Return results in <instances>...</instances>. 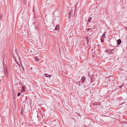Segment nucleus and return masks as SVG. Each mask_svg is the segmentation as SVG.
Masks as SVG:
<instances>
[{
	"mask_svg": "<svg viewBox=\"0 0 127 127\" xmlns=\"http://www.w3.org/2000/svg\"><path fill=\"white\" fill-rule=\"evenodd\" d=\"M76 83L79 85V86H81V85H80V81H77V82H76Z\"/></svg>",
	"mask_w": 127,
	"mask_h": 127,
	"instance_id": "8",
	"label": "nucleus"
},
{
	"mask_svg": "<svg viewBox=\"0 0 127 127\" xmlns=\"http://www.w3.org/2000/svg\"><path fill=\"white\" fill-rule=\"evenodd\" d=\"M31 70H32V72L33 73H35V71H36V69L35 68H32V67L31 68Z\"/></svg>",
	"mask_w": 127,
	"mask_h": 127,
	"instance_id": "4",
	"label": "nucleus"
},
{
	"mask_svg": "<svg viewBox=\"0 0 127 127\" xmlns=\"http://www.w3.org/2000/svg\"><path fill=\"white\" fill-rule=\"evenodd\" d=\"M72 12H70L69 13L68 17L69 18H71V17L72 16Z\"/></svg>",
	"mask_w": 127,
	"mask_h": 127,
	"instance_id": "5",
	"label": "nucleus"
},
{
	"mask_svg": "<svg viewBox=\"0 0 127 127\" xmlns=\"http://www.w3.org/2000/svg\"><path fill=\"white\" fill-rule=\"evenodd\" d=\"M23 0V2L24 4H26V0Z\"/></svg>",
	"mask_w": 127,
	"mask_h": 127,
	"instance_id": "14",
	"label": "nucleus"
},
{
	"mask_svg": "<svg viewBox=\"0 0 127 127\" xmlns=\"http://www.w3.org/2000/svg\"><path fill=\"white\" fill-rule=\"evenodd\" d=\"M25 87L24 86H23L22 87V91H25Z\"/></svg>",
	"mask_w": 127,
	"mask_h": 127,
	"instance_id": "9",
	"label": "nucleus"
},
{
	"mask_svg": "<svg viewBox=\"0 0 127 127\" xmlns=\"http://www.w3.org/2000/svg\"><path fill=\"white\" fill-rule=\"evenodd\" d=\"M90 29V28H87V29H86V30H87V31H89Z\"/></svg>",
	"mask_w": 127,
	"mask_h": 127,
	"instance_id": "19",
	"label": "nucleus"
},
{
	"mask_svg": "<svg viewBox=\"0 0 127 127\" xmlns=\"http://www.w3.org/2000/svg\"><path fill=\"white\" fill-rule=\"evenodd\" d=\"M21 94V93H18V94H17L18 96H19Z\"/></svg>",
	"mask_w": 127,
	"mask_h": 127,
	"instance_id": "16",
	"label": "nucleus"
},
{
	"mask_svg": "<svg viewBox=\"0 0 127 127\" xmlns=\"http://www.w3.org/2000/svg\"><path fill=\"white\" fill-rule=\"evenodd\" d=\"M124 8V7H122V8Z\"/></svg>",
	"mask_w": 127,
	"mask_h": 127,
	"instance_id": "22",
	"label": "nucleus"
},
{
	"mask_svg": "<svg viewBox=\"0 0 127 127\" xmlns=\"http://www.w3.org/2000/svg\"><path fill=\"white\" fill-rule=\"evenodd\" d=\"M94 105H100V103L98 102H95L94 103Z\"/></svg>",
	"mask_w": 127,
	"mask_h": 127,
	"instance_id": "7",
	"label": "nucleus"
},
{
	"mask_svg": "<svg viewBox=\"0 0 127 127\" xmlns=\"http://www.w3.org/2000/svg\"><path fill=\"white\" fill-rule=\"evenodd\" d=\"M121 40L120 39H118L117 41V44L118 45L121 44Z\"/></svg>",
	"mask_w": 127,
	"mask_h": 127,
	"instance_id": "3",
	"label": "nucleus"
},
{
	"mask_svg": "<svg viewBox=\"0 0 127 127\" xmlns=\"http://www.w3.org/2000/svg\"><path fill=\"white\" fill-rule=\"evenodd\" d=\"M86 79V78L84 76H83L82 78V83H83L85 82V81Z\"/></svg>",
	"mask_w": 127,
	"mask_h": 127,
	"instance_id": "2",
	"label": "nucleus"
},
{
	"mask_svg": "<svg viewBox=\"0 0 127 127\" xmlns=\"http://www.w3.org/2000/svg\"><path fill=\"white\" fill-rule=\"evenodd\" d=\"M89 74H89V73H88V76H89Z\"/></svg>",
	"mask_w": 127,
	"mask_h": 127,
	"instance_id": "23",
	"label": "nucleus"
},
{
	"mask_svg": "<svg viewBox=\"0 0 127 127\" xmlns=\"http://www.w3.org/2000/svg\"><path fill=\"white\" fill-rule=\"evenodd\" d=\"M13 96L14 99V100H15L16 98V96H15V95H13Z\"/></svg>",
	"mask_w": 127,
	"mask_h": 127,
	"instance_id": "17",
	"label": "nucleus"
},
{
	"mask_svg": "<svg viewBox=\"0 0 127 127\" xmlns=\"http://www.w3.org/2000/svg\"><path fill=\"white\" fill-rule=\"evenodd\" d=\"M38 116V114L37 116Z\"/></svg>",
	"mask_w": 127,
	"mask_h": 127,
	"instance_id": "24",
	"label": "nucleus"
},
{
	"mask_svg": "<svg viewBox=\"0 0 127 127\" xmlns=\"http://www.w3.org/2000/svg\"><path fill=\"white\" fill-rule=\"evenodd\" d=\"M105 32L103 33V35H102V36L103 37H102L103 38H106V37L105 36Z\"/></svg>",
	"mask_w": 127,
	"mask_h": 127,
	"instance_id": "10",
	"label": "nucleus"
},
{
	"mask_svg": "<svg viewBox=\"0 0 127 127\" xmlns=\"http://www.w3.org/2000/svg\"><path fill=\"white\" fill-rule=\"evenodd\" d=\"M35 59L36 61H39V59L38 57H35Z\"/></svg>",
	"mask_w": 127,
	"mask_h": 127,
	"instance_id": "12",
	"label": "nucleus"
},
{
	"mask_svg": "<svg viewBox=\"0 0 127 127\" xmlns=\"http://www.w3.org/2000/svg\"><path fill=\"white\" fill-rule=\"evenodd\" d=\"M2 16L1 15H0V20H1V17Z\"/></svg>",
	"mask_w": 127,
	"mask_h": 127,
	"instance_id": "18",
	"label": "nucleus"
},
{
	"mask_svg": "<svg viewBox=\"0 0 127 127\" xmlns=\"http://www.w3.org/2000/svg\"><path fill=\"white\" fill-rule=\"evenodd\" d=\"M60 27V26L59 25H57L55 28V30H59Z\"/></svg>",
	"mask_w": 127,
	"mask_h": 127,
	"instance_id": "6",
	"label": "nucleus"
},
{
	"mask_svg": "<svg viewBox=\"0 0 127 127\" xmlns=\"http://www.w3.org/2000/svg\"><path fill=\"white\" fill-rule=\"evenodd\" d=\"M104 39H103V37H102L101 39V42H104Z\"/></svg>",
	"mask_w": 127,
	"mask_h": 127,
	"instance_id": "13",
	"label": "nucleus"
},
{
	"mask_svg": "<svg viewBox=\"0 0 127 127\" xmlns=\"http://www.w3.org/2000/svg\"><path fill=\"white\" fill-rule=\"evenodd\" d=\"M3 65L4 73L8 77V72L7 68L4 63L3 64Z\"/></svg>",
	"mask_w": 127,
	"mask_h": 127,
	"instance_id": "1",
	"label": "nucleus"
},
{
	"mask_svg": "<svg viewBox=\"0 0 127 127\" xmlns=\"http://www.w3.org/2000/svg\"><path fill=\"white\" fill-rule=\"evenodd\" d=\"M33 24L34 25V24H35V23H36V22H33Z\"/></svg>",
	"mask_w": 127,
	"mask_h": 127,
	"instance_id": "20",
	"label": "nucleus"
},
{
	"mask_svg": "<svg viewBox=\"0 0 127 127\" xmlns=\"http://www.w3.org/2000/svg\"><path fill=\"white\" fill-rule=\"evenodd\" d=\"M125 29L127 30V27H125Z\"/></svg>",
	"mask_w": 127,
	"mask_h": 127,
	"instance_id": "21",
	"label": "nucleus"
},
{
	"mask_svg": "<svg viewBox=\"0 0 127 127\" xmlns=\"http://www.w3.org/2000/svg\"><path fill=\"white\" fill-rule=\"evenodd\" d=\"M49 75L47 73H46L45 74V77H48V76Z\"/></svg>",
	"mask_w": 127,
	"mask_h": 127,
	"instance_id": "15",
	"label": "nucleus"
},
{
	"mask_svg": "<svg viewBox=\"0 0 127 127\" xmlns=\"http://www.w3.org/2000/svg\"><path fill=\"white\" fill-rule=\"evenodd\" d=\"M92 20V18L91 17H89L88 19V21L90 22Z\"/></svg>",
	"mask_w": 127,
	"mask_h": 127,
	"instance_id": "11",
	"label": "nucleus"
}]
</instances>
